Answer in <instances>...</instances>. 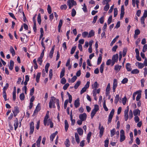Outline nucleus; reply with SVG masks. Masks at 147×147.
I'll use <instances>...</instances> for the list:
<instances>
[{"instance_id":"6e6d98bb","label":"nucleus","mask_w":147,"mask_h":147,"mask_svg":"<svg viewBox=\"0 0 147 147\" xmlns=\"http://www.w3.org/2000/svg\"><path fill=\"white\" fill-rule=\"evenodd\" d=\"M48 121H49V123H50L49 124H50V127L51 128L53 127V123L52 122L51 119H49L48 120Z\"/></svg>"},{"instance_id":"774afa93","label":"nucleus","mask_w":147,"mask_h":147,"mask_svg":"<svg viewBox=\"0 0 147 147\" xmlns=\"http://www.w3.org/2000/svg\"><path fill=\"white\" fill-rule=\"evenodd\" d=\"M147 49V45L145 44L143 47L142 51L143 52H145Z\"/></svg>"},{"instance_id":"052dcab7","label":"nucleus","mask_w":147,"mask_h":147,"mask_svg":"<svg viewBox=\"0 0 147 147\" xmlns=\"http://www.w3.org/2000/svg\"><path fill=\"white\" fill-rule=\"evenodd\" d=\"M114 17H116L118 11L117 8H115L114 9Z\"/></svg>"},{"instance_id":"b1692460","label":"nucleus","mask_w":147,"mask_h":147,"mask_svg":"<svg viewBox=\"0 0 147 147\" xmlns=\"http://www.w3.org/2000/svg\"><path fill=\"white\" fill-rule=\"evenodd\" d=\"M102 55L100 54L99 55V57L98 59L97 64L98 65H99L101 62L102 59Z\"/></svg>"},{"instance_id":"bb28decb","label":"nucleus","mask_w":147,"mask_h":147,"mask_svg":"<svg viewBox=\"0 0 147 147\" xmlns=\"http://www.w3.org/2000/svg\"><path fill=\"white\" fill-rule=\"evenodd\" d=\"M42 137L41 136H40L38 140H37L36 142V143H37V146L38 147H40V141L41 140Z\"/></svg>"},{"instance_id":"6e6552de","label":"nucleus","mask_w":147,"mask_h":147,"mask_svg":"<svg viewBox=\"0 0 147 147\" xmlns=\"http://www.w3.org/2000/svg\"><path fill=\"white\" fill-rule=\"evenodd\" d=\"M30 130L29 134L31 135L33 133L34 130V123L33 121L30 123Z\"/></svg>"},{"instance_id":"aec40b11","label":"nucleus","mask_w":147,"mask_h":147,"mask_svg":"<svg viewBox=\"0 0 147 147\" xmlns=\"http://www.w3.org/2000/svg\"><path fill=\"white\" fill-rule=\"evenodd\" d=\"M65 122V129L66 131H67L68 130L69 127V124L67 121L66 120H65L64 121Z\"/></svg>"},{"instance_id":"1a4fd4ad","label":"nucleus","mask_w":147,"mask_h":147,"mask_svg":"<svg viewBox=\"0 0 147 147\" xmlns=\"http://www.w3.org/2000/svg\"><path fill=\"white\" fill-rule=\"evenodd\" d=\"M117 86V80L114 79L113 80V92H114L115 91V89Z\"/></svg>"},{"instance_id":"7c9ffc66","label":"nucleus","mask_w":147,"mask_h":147,"mask_svg":"<svg viewBox=\"0 0 147 147\" xmlns=\"http://www.w3.org/2000/svg\"><path fill=\"white\" fill-rule=\"evenodd\" d=\"M141 91L140 90H138L134 92L133 94V99L134 100H135V97L137 94L139 93H141Z\"/></svg>"},{"instance_id":"e2e57ef3","label":"nucleus","mask_w":147,"mask_h":147,"mask_svg":"<svg viewBox=\"0 0 147 147\" xmlns=\"http://www.w3.org/2000/svg\"><path fill=\"white\" fill-rule=\"evenodd\" d=\"M128 81V79L127 78H125L121 82L123 84H125Z\"/></svg>"},{"instance_id":"4be33fe9","label":"nucleus","mask_w":147,"mask_h":147,"mask_svg":"<svg viewBox=\"0 0 147 147\" xmlns=\"http://www.w3.org/2000/svg\"><path fill=\"white\" fill-rule=\"evenodd\" d=\"M105 66V63L103 62L102 63V64L101 65L100 68V72L101 73H102L103 72L104 68Z\"/></svg>"},{"instance_id":"69168bd1","label":"nucleus","mask_w":147,"mask_h":147,"mask_svg":"<svg viewBox=\"0 0 147 147\" xmlns=\"http://www.w3.org/2000/svg\"><path fill=\"white\" fill-rule=\"evenodd\" d=\"M69 84L68 83H66L63 86V88L64 90H66L69 86Z\"/></svg>"},{"instance_id":"5701e85b","label":"nucleus","mask_w":147,"mask_h":147,"mask_svg":"<svg viewBox=\"0 0 147 147\" xmlns=\"http://www.w3.org/2000/svg\"><path fill=\"white\" fill-rule=\"evenodd\" d=\"M65 68L64 67H63L61 69V71L60 73V77L61 78H62L65 75Z\"/></svg>"},{"instance_id":"393cba45","label":"nucleus","mask_w":147,"mask_h":147,"mask_svg":"<svg viewBox=\"0 0 147 147\" xmlns=\"http://www.w3.org/2000/svg\"><path fill=\"white\" fill-rule=\"evenodd\" d=\"M77 132L81 136L83 134V131L81 128L79 127L77 129Z\"/></svg>"},{"instance_id":"09e8293b","label":"nucleus","mask_w":147,"mask_h":147,"mask_svg":"<svg viewBox=\"0 0 147 147\" xmlns=\"http://www.w3.org/2000/svg\"><path fill=\"white\" fill-rule=\"evenodd\" d=\"M103 107L106 111H108V109L106 106V102L105 100L103 102Z\"/></svg>"},{"instance_id":"dca6fc26","label":"nucleus","mask_w":147,"mask_h":147,"mask_svg":"<svg viewBox=\"0 0 147 147\" xmlns=\"http://www.w3.org/2000/svg\"><path fill=\"white\" fill-rule=\"evenodd\" d=\"M100 130V137L101 138L103 135L104 128L102 126L101 127L99 128Z\"/></svg>"},{"instance_id":"4d7b16f0","label":"nucleus","mask_w":147,"mask_h":147,"mask_svg":"<svg viewBox=\"0 0 147 147\" xmlns=\"http://www.w3.org/2000/svg\"><path fill=\"white\" fill-rule=\"evenodd\" d=\"M55 136V134H52L50 136V139L51 141H53V139Z\"/></svg>"},{"instance_id":"2f4dec72","label":"nucleus","mask_w":147,"mask_h":147,"mask_svg":"<svg viewBox=\"0 0 147 147\" xmlns=\"http://www.w3.org/2000/svg\"><path fill=\"white\" fill-rule=\"evenodd\" d=\"M41 75L40 73H38L37 76L36 77V81L38 83L39 82V79Z\"/></svg>"},{"instance_id":"a19ab883","label":"nucleus","mask_w":147,"mask_h":147,"mask_svg":"<svg viewBox=\"0 0 147 147\" xmlns=\"http://www.w3.org/2000/svg\"><path fill=\"white\" fill-rule=\"evenodd\" d=\"M80 83L81 82L80 81H78L74 86V88L75 89L77 88L80 85Z\"/></svg>"},{"instance_id":"f257e3e1","label":"nucleus","mask_w":147,"mask_h":147,"mask_svg":"<svg viewBox=\"0 0 147 147\" xmlns=\"http://www.w3.org/2000/svg\"><path fill=\"white\" fill-rule=\"evenodd\" d=\"M127 109L124 111V119L125 121H127L128 119H131L133 117V113L132 110H130L128 115V113L129 110V107H127Z\"/></svg>"},{"instance_id":"680f3d73","label":"nucleus","mask_w":147,"mask_h":147,"mask_svg":"<svg viewBox=\"0 0 147 147\" xmlns=\"http://www.w3.org/2000/svg\"><path fill=\"white\" fill-rule=\"evenodd\" d=\"M105 147H108L109 143L108 140L106 139L105 141Z\"/></svg>"},{"instance_id":"c756f323","label":"nucleus","mask_w":147,"mask_h":147,"mask_svg":"<svg viewBox=\"0 0 147 147\" xmlns=\"http://www.w3.org/2000/svg\"><path fill=\"white\" fill-rule=\"evenodd\" d=\"M140 33V31L139 29H137L135 31V34L134 35V37H137V36Z\"/></svg>"},{"instance_id":"603ef678","label":"nucleus","mask_w":147,"mask_h":147,"mask_svg":"<svg viewBox=\"0 0 147 147\" xmlns=\"http://www.w3.org/2000/svg\"><path fill=\"white\" fill-rule=\"evenodd\" d=\"M88 32H84L82 33V36L83 38H85L88 35Z\"/></svg>"},{"instance_id":"f3484780","label":"nucleus","mask_w":147,"mask_h":147,"mask_svg":"<svg viewBox=\"0 0 147 147\" xmlns=\"http://www.w3.org/2000/svg\"><path fill=\"white\" fill-rule=\"evenodd\" d=\"M118 54L114 55L112 58V60H113L116 62H117L118 61Z\"/></svg>"},{"instance_id":"423d86ee","label":"nucleus","mask_w":147,"mask_h":147,"mask_svg":"<svg viewBox=\"0 0 147 147\" xmlns=\"http://www.w3.org/2000/svg\"><path fill=\"white\" fill-rule=\"evenodd\" d=\"M124 134L125 132L124 131L123 129L121 130L120 131V141L121 142H122L125 139V137Z\"/></svg>"},{"instance_id":"f8f14e48","label":"nucleus","mask_w":147,"mask_h":147,"mask_svg":"<svg viewBox=\"0 0 147 147\" xmlns=\"http://www.w3.org/2000/svg\"><path fill=\"white\" fill-rule=\"evenodd\" d=\"M74 106L76 108H78L80 105V100L79 98L75 100L74 102Z\"/></svg>"},{"instance_id":"f03ea898","label":"nucleus","mask_w":147,"mask_h":147,"mask_svg":"<svg viewBox=\"0 0 147 147\" xmlns=\"http://www.w3.org/2000/svg\"><path fill=\"white\" fill-rule=\"evenodd\" d=\"M58 101V99L56 98L54 96H52L51 98L49 103V107L50 108H51L52 107L53 108H55V102Z\"/></svg>"},{"instance_id":"13d9d810","label":"nucleus","mask_w":147,"mask_h":147,"mask_svg":"<svg viewBox=\"0 0 147 147\" xmlns=\"http://www.w3.org/2000/svg\"><path fill=\"white\" fill-rule=\"evenodd\" d=\"M76 46L73 47L71 49V54H73L74 53L76 50Z\"/></svg>"},{"instance_id":"72a5a7b5","label":"nucleus","mask_w":147,"mask_h":147,"mask_svg":"<svg viewBox=\"0 0 147 147\" xmlns=\"http://www.w3.org/2000/svg\"><path fill=\"white\" fill-rule=\"evenodd\" d=\"M65 144L66 147H68L70 146L69 141L68 139H66V141L65 142Z\"/></svg>"},{"instance_id":"58836bf2","label":"nucleus","mask_w":147,"mask_h":147,"mask_svg":"<svg viewBox=\"0 0 147 147\" xmlns=\"http://www.w3.org/2000/svg\"><path fill=\"white\" fill-rule=\"evenodd\" d=\"M92 88H96L98 87V84L97 82H95L92 85Z\"/></svg>"},{"instance_id":"bf43d9fd","label":"nucleus","mask_w":147,"mask_h":147,"mask_svg":"<svg viewBox=\"0 0 147 147\" xmlns=\"http://www.w3.org/2000/svg\"><path fill=\"white\" fill-rule=\"evenodd\" d=\"M77 78L75 76H74L71 79V82L72 83L74 82L76 80Z\"/></svg>"},{"instance_id":"20e7f679","label":"nucleus","mask_w":147,"mask_h":147,"mask_svg":"<svg viewBox=\"0 0 147 147\" xmlns=\"http://www.w3.org/2000/svg\"><path fill=\"white\" fill-rule=\"evenodd\" d=\"M76 2L74 0H68L67 1V5L69 9H71L73 6L76 5Z\"/></svg>"},{"instance_id":"7ed1b4c3","label":"nucleus","mask_w":147,"mask_h":147,"mask_svg":"<svg viewBox=\"0 0 147 147\" xmlns=\"http://www.w3.org/2000/svg\"><path fill=\"white\" fill-rule=\"evenodd\" d=\"M99 110V107L98 105H94V108L92 111L91 114V117L92 119L96 114V112Z\"/></svg>"},{"instance_id":"c03bdc74","label":"nucleus","mask_w":147,"mask_h":147,"mask_svg":"<svg viewBox=\"0 0 147 147\" xmlns=\"http://www.w3.org/2000/svg\"><path fill=\"white\" fill-rule=\"evenodd\" d=\"M111 0H104L103 1L102 3L103 5L106 4V5H109L108 3L111 1Z\"/></svg>"},{"instance_id":"ddd939ff","label":"nucleus","mask_w":147,"mask_h":147,"mask_svg":"<svg viewBox=\"0 0 147 147\" xmlns=\"http://www.w3.org/2000/svg\"><path fill=\"white\" fill-rule=\"evenodd\" d=\"M19 110L18 107H14V110L13 111V112L15 117L17 115V114L19 112Z\"/></svg>"},{"instance_id":"8fccbe9b","label":"nucleus","mask_w":147,"mask_h":147,"mask_svg":"<svg viewBox=\"0 0 147 147\" xmlns=\"http://www.w3.org/2000/svg\"><path fill=\"white\" fill-rule=\"evenodd\" d=\"M66 82V79L65 78H63L61 80V83L63 84H65Z\"/></svg>"},{"instance_id":"9b49d317","label":"nucleus","mask_w":147,"mask_h":147,"mask_svg":"<svg viewBox=\"0 0 147 147\" xmlns=\"http://www.w3.org/2000/svg\"><path fill=\"white\" fill-rule=\"evenodd\" d=\"M40 107L38 105L36 107V108L34 112V113L32 116L34 117L35 115L37 114L38 112L40 110Z\"/></svg>"},{"instance_id":"a211bd4d","label":"nucleus","mask_w":147,"mask_h":147,"mask_svg":"<svg viewBox=\"0 0 147 147\" xmlns=\"http://www.w3.org/2000/svg\"><path fill=\"white\" fill-rule=\"evenodd\" d=\"M133 113L135 116H137V115H140V111L138 109H135L133 111Z\"/></svg>"},{"instance_id":"39448f33","label":"nucleus","mask_w":147,"mask_h":147,"mask_svg":"<svg viewBox=\"0 0 147 147\" xmlns=\"http://www.w3.org/2000/svg\"><path fill=\"white\" fill-rule=\"evenodd\" d=\"M49 111H48L47 112L44 120V123L45 126L46 125H49L50 124L49 122L48 121V119L49 118Z\"/></svg>"},{"instance_id":"473e14b6","label":"nucleus","mask_w":147,"mask_h":147,"mask_svg":"<svg viewBox=\"0 0 147 147\" xmlns=\"http://www.w3.org/2000/svg\"><path fill=\"white\" fill-rule=\"evenodd\" d=\"M42 57H40L37 59V62L40 65H42Z\"/></svg>"},{"instance_id":"412c9836","label":"nucleus","mask_w":147,"mask_h":147,"mask_svg":"<svg viewBox=\"0 0 147 147\" xmlns=\"http://www.w3.org/2000/svg\"><path fill=\"white\" fill-rule=\"evenodd\" d=\"M75 138L76 142L79 144L80 142V140L79 136L77 133H75Z\"/></svg>"},{"instance_id":"3c124183","label":"nucleus","mask_w":147,"mask_h":147,"mask_svg":"<svg viewBox=\"0 0 147 147\" xmlns=\"http://www.w3.org/2000/svg\"><path fill=\"white\" fill-rule=\"evenodd\" d=\"M127 51V48H124L123 50V57H125L126 55Z\"/></svg>"},{"instance_id":"5fc2aeb1","label":"nucleus","mask_w":147,"mask_h":147,"mask_svg":"<svg viewBox=\"0 0 147 147\" xmlns=\"http://www.w3.org/2000/svg\"><path fill=\"white\" fill-rule=\"evenodd\" d=\"M138 94L136 97V100L137 101H138L139 100L141 97V93H139Z\"/></svg>"},{"instance_id":"0eeeda50","label":"nucleus","mask_w":147,"mask_h":147,"mask_svg":"<svg viewBox=\"0 0 147 147\" xmlns=\"http://www.w3.org/2000/svg\"><path fill=\"white\" fill-rule=\"evenodd\" d=\"M114 109H113L111 110L109 116V118L107 123L108 124H109L111 122L112 118H113V116L114 114Z\"/></svg>"},{"instance_id":"c85d7f7f","label":"nucleus","mask_w":147,"mask_h":147,"mask_svg":"<svg viewBox=\"0 0 147 147\" xmlns=\"http://www.w3.org/2000/svg\"><path fill=\"white\" fill-rule=\"evenodd\" d=\"M94 35V32L93 30H91L89 32L88 35V38H90L93 36Z\"/></svg>"},{"instance_id":"6ab92c4d","label":"nucleus","mask_w":147,"mask_h":147,"mask_svg":"<svg viewBox=\"0 0 147 147\" xmlns=\"http://www.w3.org/2000/svg\"><path fill=\"white\" fill-rule=\"evenodd\" d=\"M18 125V119L17 118H16V119L14 121V129L15 130H16L17 128Z\"/></svg>"},{"instance_id":"c9c22d12","label":"nucleus","mask_w":147,"mask_h":147,"mask_svg":"<svg viewBox=\"0 0 147 147\" xmlns=\"http://www.w3.org/2000/svg\"><path fill=\"white\" fill-rule=\"evenodd\" d=\"M91 134H92L91 132H89L87 135V141L88 142V143H89L90 142V138L91 137Z\"/></svg>"},{"instance_id":"2eb2a0df","label":"nucleus","mask_w":147,"mask_h":147,"mask_svg":"<svg viewBox=\"0 0 147 147\" xmlns=\"http://www.w3.org/2000/svg\"><path fill=\"white\" fill-rule=\"evenodd\" d=\"M14 62L12 60H11L10 61V65L9 66V69L11 70H12L13 67L14 66Z\"/></svg>"},{"instance_id":"4468645a","label":"nucleus","mask_w":147,"mask_h":147,"mask_svg":"<svg viewBox=\"0 0 147 147\" xmlns=\"http://www.w3.org/2000/svg\"><path fill=\"white\" fill-rule=\"evenodd\" d=\"M55 47V46L54 45L52 47L51 50L50 51V53L49 54V56L51 58H52L53 56V55L54 53V50Z\"/></svg>"},{"instance_id":"e433bc0d","label":"nucleus","mask_w":147,"mask_h":147,"mask_svg":"<svg viewBox=\"0 0 147 147\" xmlns=\"http://www.w3.org/2000/svg\"><path fill=\"white\" fill-rule=\"evenodd\" d=\"M37 21L39 24L40 25L41 23V16L40 13H39L38 16Z\"/></svg>"},{"instance_id":"a18cd8bd","label":"nucleus","mask_w":147,"mask_h":147,"mask_svg":"<svg viewBox=\"0 0 147 147\" xmlns=\"http://www.w3.org/2000/svg\"><path fill=\"white\" fill-rule=\"evenodd\" d=\"M20 98L21 100H24L25 98V96L24 93H23L21 94L20 96Z\"/></svg>"},{"instance_id":"a878e982","label":"nucleus","mask_w":147,"mask_h":147,"mask_svg":"<svg viewBox=\"0 0 147 147\" xmlns=\"http://www.w3.org/2000/svg\"><path fill=\"white\" fill-rule=\"evenodd\" d=\"M126 68L127 70L128 71H131V68L130 66V64L129 63H127L126 65Z\"/></svg>"},{"instance_id":"de8ad7c7","label":"nucleus","mask_w":147,"mask_h":147,"mask_svg":"<svg viewBox=\"0 0 147 147\" xmlns=\"http://www.w3.org/2000/svg\"><path fill=\"white\" fill-rule=\"evenodd\" d=\"M76 14V11L74 9H73L72 10L71 15L72 17H74Z\"/></svg>"},{"instance_id":"79ce46f5","label":"nucleus","mask_w":147,"mask_h":147,"mask_svg":"<svg viewBox=\"0 0 147 147\" xmlns=\"http://www.w3.org/2000/svg\"><path fill=\"white\" fill-rule=\"evenodd\" d=\"M67 94L69 97V103H71V102L72 100L71 96L68 92H67Z\"/></svg>"},{"instance_id":"338daca9","label":"nucleus","mask_w":147,"mask_h":147,"mask_svg":"<svg viewBox=\"0 0 147 147\" xmlns=\"http://www.w3.org/2000/svg\"><path fill=\"white\" fill-rule=\"evenodd\" d=\"M109 5H106L104 7V10L105 11H107L109 9Z\"/></svg>"},{"instance_id":"49530a36","label":"nucleus","mask_w":147,"mask_h":147,"mask_svg":"<svg viewBox=\"0 0 147 147\" xmlns=\"http://www.w3.org/2000/svg\"><path fill=\"white\" fill-rule=\"evenodd\" d=\"M138 64V67L140 69H141L144 67V65L143 63L137 62Z\"/></svg>"},{"instance_id":"f704fd0d","label":"nucleus","mask_w":147,"mask_h":147,"mask_svg":"<svg viewBox=\"0 0 147 147\" xmlns=\"http://www.w3.org/2000/svg\"><path fill=\"white\" fill-rule=\"evenodd\" d=\"M10 51L12 53L13 56H14L15 55V51L13 47L11 46L10 47Z\"/></svg>"},{"instance_id":"9d476101","label":"nucleus","mask_w":147,"mask_h":147,"mask_svg":"<svg viewBox=\"0 0 147 147\" xmlns=\"http://www.w3.org/2000/svg\"><path fill=\"white\" fill-rule=\"evenodd\" d=\"M87 115L86 113H83L80 114L79 116V117L80 119L82 121H85Z\"/></svg>"},{"instance_id":"4c0bfd02","label":"nucleus","mask_w":147,"mask_h":147,"mask_svg":"<svg viewBox=\"0 0 147 147\" xmlns=\"http://www.w3.org/2000/svg\"><path fill=\"white\" fill-rule=\"evenodd\" d=\"M139 72V71L137 69H135L132 70L131 71L132 74H137Z\"/></svg>"},{"instance_id":"ea45409f","label":"nucleus","mask_w":147,"mask_h":147,"mask_svg":"<svg viewBox=\"0 0 147 147\" xmlns=\"http://www.w3.org/2000/svg\"><path fill=\"white\" fill-rule=\"evenodd\" d=\"M119 95H117L115 97V103L117 104L118 102L119 99Z\"/></svg>"},{"instance_id":"37998d69","label":"nucleus","mask_w":147,"mask_h":147,"mask_svg":"<svg viewBox=\"0 0 147 147\" xmlns=\"http://www.w3.org/2000/svg\"><path fill=\"white\" fill-rule=\"evenodd\" d=\"M116 130L115 129L113 128L111 131V136L113 137L115 134Z\"/></svg>"},{"instance_id":"cd10ccee","label":"nucleus","mask_w":147,"mask_h":147,"mask_svg":"<svg viewBox=\"0 0 147 147\" xmlns=\"http://www.w3.org/2000/svg\"><path fill=\"white\" fill-rule=\"evenodd\" d=\"M121 66L118 65H115V66L114 69L115 71H119L120 70Z\"/></svg>"},{"instance_id":"0e129e2a","label":"nucleus","mask_w":147,"mask_h":147,"mask_svg":"<svg viewBox=\"0 0 147 147\" xmlns=\"http://www.w3.org/2000/svg\"><path fill=\"white\" fill-rule=\"evenodd\" d=\"M112 20V16H110L109 18L108 21L107 23L108 24H109L111 23Z\"/></svg>"},{"instance_id":"864d4df0","label":"nucleus","mask_w":147,"mask_h":147,"mask_svg":"<svg viewBox=\"0 0 147 147\" xmlns=\"http://www.w3.org/2000/svg\"><path fill=\"white\" fill-rule=\"evenodd\" d=\"M47 10L48 13L49 14L51 13V7L49 5H48L47 7Z\"/></svg>"}]
</instances>
